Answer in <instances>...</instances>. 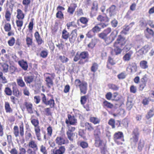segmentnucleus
<instances>
[{
    "label": "nucleus",
    "mask_w": 154,
    "mask_h": 154,
    "mask_svg": "<svg viewBox=\"0 0 154 154\" xmlns=\"http://www.w3.org/2000/svg\"><path fill=\"white\" fill-rule=\"evenodd\" d=\"M112 29L110 27H108L104 29L101 33L98 35V37L104 40L107 44H109L114 40L118 33L117 30L113 31L108 36L107 35L111 32Z\"/></svg>",
    "instance_id": "1"
},
{
    "label": "nucleus",
    "mask_w": 154,
    "mask_h": 154,
    "mask_svg": "<svg viewBox=\"0 0 154 154\" xmlns=\"http://www.w3.org/2000/svg\"><path fill=\"white\" fill-rule=\"evenodd\" d=\"M126 42L127 40L125 37L121 35H118L113 44L114 51L116 55H118L121 53L123 50L122 48L125 45Z\"/></svg>",
    "instance_id": "2"
},
{
    "label": "nucleus",
    "mask_w": 154,
    "mask_h": 154,
    "mask_svg": "<svg viewBox=\"0 0 154 154\" xmlns=\"http://www.w3.org/2000/svg\"><path fill=\"white\" fill-rule=\"evenodd\" d=\"M89 56V54L86 51L82 52L80 54L77 52L73 58V61L76 62L79 60L78 64L83 65L88 62Z\"/></svg>",
    "instance_id": "3"
},
{
    "label": "nucleus",
    "mask_w": 154,
    "mask_h": 154,
    "mask_svg": "<svg viewBox=\"0 0 154 154\" xmlns=\"http://www.w3.org/2000/svg\"><path fill=\"white\" fill-rule=\"evenodd\" d=\"M31 122L34 127V131L37 139L41 140V138L40 127L39 126V121L36 117L34 115H32L30 118Z\"/></svg>",
    "instance_id": "4"
},
{
    "label": "nucleus",
    "mask_w": 154,
    "mask_h": 154,
    "mask_svg": "<svg viewBox=\"0 0 154 154\" xmlns=\"http://www.w3.org/2000/svg\"><path fill=\"white\" fill-rule=\"evenodd\" d=\"M75 85L77 88H79L81 95L86 94L88 90V84L86 82L76 79L75 81Z\"/></svg>",
    "instance_id": "5"
},
{
    "label": "nucleus",
    "mask_w": 154,
    "mask_h": 154,
    "mask_svg": "<svg viewBox=\"0 0 154 154\" xmlns=\"http://www.w3.org/2000/svg\"><path fill=\"white\" fill-rule=\"evenodd\" d=\"M113 139L115 142L118 145H122L125 141L124 136L122 132L117 131L115 132L113 136Z\"/></svg>",
    "instance_id": "6"
},
{
    "label": "nucleus",
    "mask_w": 154,
    "mask_h": 154,
    "mask_svg": "<svg viewBox=\"0 0 154 154\" xmlns=\"http://www.w3.org/2000/svg\"><path fill=\"white\" fill-rule=\"evenodd\" d=\"M41 95L42 96V102L46 106H49L50 108L54 107L55 105V103L53 97L48 100L47 99L45 95L43 93H41Z\"/></svg>",
    "instance_id": "7"
},
{
    "label": "nucleus",
    "mask_w": 154,
    "mask_h": 154,
    "mask_svg": "<svg viewBox=\"0 0 154 154\" xmlns=\"http://www.w3.org/2000/svg\"><path fill=\"white\" fill-rule=\"evenodd\" d=\"M20 130L18 127L17 125L14 126L13 128V133L16 137H17L19 136V134L21 137H23L24 135V126L23 123L19 126Z\"/></svg>",
    "instance_id": "8"
},
{
    "label": "nucleus",
    "mask_w": 154,
    "mask_h": 154,
    "mask_svg": "<svg viewBox=\"0 0 154 154\" xmlns=\"http://www.w3.org/2000/svg\"><path fill=\"white\" fill-rule=\"evenodd\" d=\"M89 96L88 95H85L81 97L80 103L81 104L87 111L90 110V107L88 103L85 104L87 100H88Z\"/></svg>",
    "instance_id": "9"
},
{
    "label": "nucleus",
    "mask_w": 154,
    "mask_h": 154,
    "mask_svg": "<svg viewBox=\"0 0 154 154\" xmlns=\"http://www.w3.org/2000/svg\"><path fill=\"white\" fill-rule=\"evenodd\" d=\"M68 119H66L65 121V123L68 127L70 125H76L77 122V120L73 116H72L70 114L67 115Z\"/></svg>",
    "instance_id": "10"
},
{
    "label": "nucleus",
    "mask_w": 154,
    "mask_h": 154,
    "mask_svg": "<svg viewBox=\"0 0 154 154\" xmlns=\"http://www.w3.org/2000/svg\"><path fill=\"white\" fill-rule=\"evenodd\" d=\"M108 25V24L103 23H100L96 24L91 29L95 34L100 32L101 31V29H103Z\"/></svg>",
    "instance_id": "11"
},
{
    "label": "nucleus",
    "mask_w": 154,
    "mask_h": 154,
    "mask_svg": "<svg viewBox=\"0 0 154 154\" xmlns=\"http://www.w3.org/2000/svg\"><path fill=\"white\" fill-rule=\"evenodd\" d=\"M139 133L138 129L137 128H134L132 132V137L131 140L133 142L136 143L138 140Z\"/></svg>",
    "instance_id": "12"
},
{
    "label": "nucleus",
    "mask_w": 154,
    "mask_h": 154,
    "mask_svg": "<svg viewBox=\"0 0 154 154\" xmlns=\"http://www.w3.org/2000/svg\"><path fill=\"white\" fill-rule=\"evenodd\" d=\"M65 9V8L62 6H58L57 7V12L56 14V17L57 18L60 20L64 19V14L62 11L64 10Z\"/></svg>",
    "instance_id": "13"
},
{
    "label": "nucleus",
    "mask_w": 154,
    "mask_h": 154,
    "mask_svg": "<svg viewBox=\"0 0 154 154\" xmlns=\"http://www.w3.org/2000/svg\"><path fill=\"white\" fill-rule=\"evenodd\" d=\"M55 141L56 143L58 145L62 146V145L67 144L69 143V141L67 139L66 140L62 136L57 137Z\"/></svg>",
    "instance_id": "14"
},
{
    "label": "nucleus",
    "mask_w": 154,
    "mask_h": 154,
    "mask_svg": "<svg viewBox=\"0 0 154 154\" xmlns=\"http://www.w3.org/2000/svg\"><path fill=\"white\" fill-rule=\"evenodd\" d=\"M4 28L5 32H8L7 34L8 36H10L14 35V33L13 31L11 30V25L10 23H6L4 25Z\"/></svg>",
    "instance_id": "15"
},
{
    "label": "nucleus",
    "mask_w": 154,
    "mask_h": 154,
    "mask_svg": "<svg viewBox=\"0 0 154 154\" xmlns=\"http://www.w3.org/2000/svg\"><path fill=\"white\" fill-rule=\"evenodd\" d=\"M23 105L25 107L24 109L26 108L28 113L30 114L33 113V105L32 103L26 101L24 102Z\"/></svg>",
    "instance_id": "16"
},
{
    "label": "nucleus",
    "mask_w": 154,
    "mask_h": 154,
    "mask_svg": "<svg viewBox=\"0 0 154 154\" xmlns=\"http://www.w3.org/2000/svg\"><path fill=\"white\" fill-rule=\"evenodd\" d=\"M77 36V30L75 29L72 31L68 38L69 41L71 43H74L75 41Z\"/></svg>",
    "instance_id": "17"
},
{
    "label": "nucleus",
    "mask_w": 154,
    "mask_h": 154,
    "mask_svg": "<svg viewBox=\"0 0 154 154\" xmlns=\"http://www.w3.org/2000/svg\"><path fill=\"white\" fill-rule=\"evenodd\" d=\"M94 145L97 147H100L106 144L100 137L94 138Z\"/></svg>",
    "instance_id": "18"
},
{
    "label": "nucleus",
    "mask_w": 154,
    "mask_h": 154,
    "mask_svg": "<svg viewBox=\"0 0 154 154\" xmlns=\"http://www.w3.org/2000/svg\"><path fill=\"white\" fill-rule=\"evenodd\" d=\"M28 146L29 148H31L35 151H37L38 150V147L37 143L34 140H31L29 142Z\"/></svg>",
    "instance_id": "19"
},
{
    "label": "nucleus",
    "mask_w": 154,
    "mask_h": 154,
    "mask_svg": "<svg viewBox=\"0 0 154 154\" xmlns=\"http://www.w3.org/2000/svg\"><path fill=\"white\" fill-rule=\"evenodd\" d=\"M55 77H50V76L46 77L45 79L46 82V85L48 88H50L53 85V80L54 79Z\"/></svg>",
    "instance_id": "20"
},
{
    "label": "nucleus",
    "mask_w": 154,
    "mask_h": 154,
    "mask_svg": "<svg viewBox=\"0 0 154 154\" xmlns=\"http://www.w3.org/2000/svg\"><path fill=\"white\" fill-rule=\"evenodd\" d=\"M89 20V19L86 17H82L78 20L77 22H78L79 21L83 25L82 26V27L85 28L88 26Z\"/></svg>",
    "instance_id": "21"
},
{
    "label": "nucleus",
    "mask_w": 154,
    "mask_h": 154,
    "mask_svg": "<svg viewBox=\"0 0 154 154\" xmlns=\"http://www.w3.org/2000/svg\"><path fill=\"white\" fill-rule=\"evenodd\" d=\"M66 149L64 146H61L58 149H54L53 154H63L65 151Z\"/></svg>",
    "instance_id": "22"
},
{
    "label": "nucleus",
    "mask_w": 154,
    "mask_h": 154,
    "mask_svg": "<svg viewBox=\"0 0 154 154\" xmlns=\"http://www.w3.org/2000/svg\"><path fill=\"white\" fill-rule=\"evenodd\" d=\"M34 76L33 75H26L24 77V81L27 84L32 83L34 81Z\"/></svg>",
    "instance_id": "23"
},
{
    "label": "nucleus",
    "mask_w": 154,
    "mask_h": 154,
    "mask_svg": "<svg viewBox=\"0 0 154 154\" xmlns=\"http://www.w3.org/2000/svg\"><path fill=\"white\" fill-rule=\"evenodd\" d=\"M34 36L38 45H41L43 43L44 41L41 37L38 32L36 31L35 33Z\"/></svg>",
    "instance_id": "24"
},
{
    "label": "nucleus",
    "mask_w": 154,
    "mask_h": 154,
    "mask_svg": "<svg viewBox=\"0 0 154 154\" xmlns=\"http://www.w3.org/2000/svg\"><path fill=\"white\" fill-rule=\"evenodd\" d=\"M77 7V5L76 4L74 3L71 4L68 8L67 12L70 14H73Z\"/></svg>",
    "instance_id": "25"
},
{
    "label": "nucleus",
    "mask_w": 154,
    "mask_h": 154,
    "mask_svg": "<svg viewBox=\"0 0 154 154\" xmlns=\"http://www.w3.org/2000/svg\"><path fill=\"white\" fill-rule=\"evenodd\" d=\"M18 63L22 69L25 71L27 70L28 66L27 63L22 60L18 61Z\"/></svg>",
    "instance_id": "26"
},
{
    "label": "nucleus",
    "mask_w": 154,
    "mask_h": 154,
    "mask_svg": "<svg viewBox=\"0 0 154 154\" xmlns=\"http://www.w3.org/2000/svg\"><path fill=\"white\" fill-rule=\"evenodd\" d=\"M12 92L13 95L15 96L18 97L21 94L19 90L17 87V85L15 83L14 85H13L12 88Z\"/></svg>",
    "instance_id": "27"
},
{
    "label": "nucleus",
    "mask_w": 154,
    "mask_h": 154,
    "mask_svg": "<svg viewBox=\"0 0 154 154\" xmlns=\"http://www.w3.org/2000/svg\"><path fill=\"white\" fill-rule=\"evenodd\" d=\"M97 20L101 23L103 22L105 23L109 21V19L107 16H103L102 15H99L97 18Z\"/></svg>",
    "instance_id": "28"
},
{
    "label": "nucleus",
    "mask_w": 154,
    "mask_h": 154,
    "mask_svg": "<svg viewBox=\"0 0 154 154\" xmlns=\"http://www.w3.org/2000/svg\"><path fill=\"white\" fill-rule=\"evenodd\" d=\"M127 69H129L130 70V72L131 73H134L137 71V66L135 63H132L129 64Z\"/></svg>",
    "instance_id": "29"
},
{
    "label": "nucleus",
    "mask_w": 154,
    "mask_h": 154,
    "mask_svg": "<svg viewBox=\"0 0 154 154\" xmlns=\"http://www.w3.org/2000/svg\"><path fill=\"white\" fill-rule=\"evenodd\" d=\"M116 63L115 61L111 57L109 56L108 57V59L107 63L106 66L109 69H112V67L110 66V65L112 66L114 65Z\"/></svg>",
    "instance_id": "30"
},
{
    "label": "nucleus",
    "mask_w": 154,
    "mask_h": 154,
    "mask_svg": "<svg viewBox=\"0 0 154 154\" xmlns=\"http://www.w3.org/2000/svg\"><path fill=\"white\" fill-rule=\"evenodd\" d=\"M17 18L18 19L23 20L25 17V14L23 11L20 9H18L17 10Z\"/></svg>",
    "instance_id": "31"
},
{
    "label": "nucleus",
    "mask_w": 154,
    "mask_h": 154,
    "mask_svg": "<svg viewBox=\"0 0 154 154\" xmlns=\"http://www.w3.org/2000/svg\"><path fill=\"white\" fill-rule=\"evenodd\" d=\"M85 130L89 132L92 131L94 130V127L92 124L88 122H86L85 123Z\"/></svg>",
    "instance_id": "32"
},
{
    "label": "nucleus",
    "mask_w": 154,
    "mask_h": 154,
    "mask_svg": "<svg viewBox=\"0 0 154 154\" xmlns=\"http://www.w3.org/2000/svg\"><path fill=\"white\" fill-rule=\"evenodd\" d=\"M61 37L65 41L67 40L68 38L69 37L70 34L66 29H64L63 30L62 32Z\"/></svg>",
    "instance_id": "33"
},
{
    "label": "nucleus",
    "mask_w": 154,
    "mask_h": 154,
    "mask_svg": "<svg viewBox=\"0 0 154 154\" xmlns=\"http://www.w3.org/2000/svg\"><path fill=\"white\" fill-rule=\"evenodd\" d=\"M102 106L104 108L112 109L113 107V105L111 103L104 100L102 103Z\"/></svg>",
    "instance_id": "34"
},
{
    "label": "nucleus",
    "mask_w": 154,
    "mask_h": 154,
    "mask_svg": "<svg viewBox=\"0 0 154 154\" xmlns=\"http://www.w3.org/2000/svg\"><path fill=\"white\" fill-rule=\"evenodd\" d=\"M18 85L21 88H23L26 86L25 82L21 77H20L16 80Z\"/></svg>",
    "instance_id": "35"
},
{
    "label": "nucleus",
    "mask_w": 154,
    "mask_h": 154,
    "mask_svg": "<svg viewBox=\"0 0 154 154\" xmlns=\"http://www.w3.org/2000/svg\"><path fill=\"white\" fill-rule=\"evenodd\" d=\"M116 6L115 5H112L108 9H107L106 11L109 12L110 17L112 16L114 14L116 10Z\"/></svg>",
    "instance_id": "36"
},
{
    "label": "nucleus",
    "mask_w": 154,
    "mask_h": 154,
    "mask_svg": "<svg viewBox=\"0 0 154 154\" xmlns=\"http://www.w3.org/2000/svg\"><path fill=\"white\" fill-rule=\"evenodd\" d=\"M8 65L5 63H0V69L5 72H7L8 70Z\"/></svg>",
    "instance_id": "37"
},
{
    "label": "nucleus",
    "mask_w": 154,
    "mask_h": 154,
    "mask_svg": "<svg viewBox=\"0 0 154 154\" xmlns=\"http://www.w3.org/2000/svg\"><path fill=\"white\" fill-rule=\"evenodd\" d=\"M89 121L94 125L99 124L100 122V119L97 117H91L89 118Z\"/></svg>",
    "instance_id": "38"
},
{
    "label": "nucleus",
    "mask_w": 154,
    "mask_h": 154,
    "mask_svg": "<svg viewBox=\"0 0 154 154\" xmlns=\"http://www.w3.org/2000/svg\"><path fill=\"white\" fill-rule=\"evenodd\" d=\"M98 126H97V128L94 131V138L100 137L101 132L100 128H98Z\"/></svg>",
    "instance_id": "39"
},
{
    "label": "nucleus",
    "mask_w": 154,
    "mask_h": 154,
    "mask_svg": "<svg viewBox=\"0 0 154 154\" xmlns=\"http://www.w3.org/2000/svg\"><path fill=\"white\" fill-rule=\"evenodd\" d=\"M132 54V52L130 51L125 54L123 57V59L125 61H128L130 59L131 55Z\"/></svg>",
    "instance_id": "40"
},
{
    "label": "nucleus",
    "mask_w": 154,
    "mask_h": 154,
    "mask_svg": "<svg viewBox=\"0 0 154 154\" xmlns=\"http://www.w3.org/2000/svg\"><path fill=\"white\" fill-rule=\"evenodd\" d=\"M16 25L18 28V30L19 31H20L21 29V27L23 25V20H21L18 19L16 20Z\"/></svg>",
    "instance_id": "41"
},
{
    "label": "nucleus",
    "mask_w": 154,
    "mask_h": 154,
    "mask_svg": "<svg viewBox=\"0 0 154 154\" xmlns=\"http://www.w3.org/2000/svg\"><path fill=\"white\" fill-rule=\"evenodd\" d=\"M11 13L8 9H6L5 13V17L6 20L8 21H10L11 18Z\"/></svg>",
    "instance_id": "42"
},
{
    "label": "nucleus",
    "mask_w": 154,
    "mask_h": 154,
    "mask_svg": "<svg viewBox=\"0 0 154 154\" xmlns=\"http://www.w3.org/2000/svg\"><path fill=\"white\" fill-rule=\"evenodd\" d=\"M26 44L28 47H29L30 46L32 45L33 44L32 38L28 37V35L26 37Z\"/></svg>",
    "instance_id": "43"
},
{
    "label": "nucleus",
    "mask_w": 154,
    "mask_h": 154,
    "mask_svg": "<svg viewBox=\"0 0 154 154\" xmlns=\"http://www.w3.org/2000/svg\"><path fill=\"white\" fill-rule=\"evenodd\" d=\"M66 134L69 140L71 142H73L74 137L75 136V133L66 132Z\"/></svg>",
    "instance_id": "44"
},
{
    "label": "nucleus",
    "mask_w": 154,
    "mask_h": 154,
    "mask_svg": "<svg viewBox=\"0 0 154 154\" xmlns=\"http://www.w3.org/2000/svg\"><path fill=\"white\" fill-rule=\"evenodd\" d=\"M108 86L109 89L113 91H117L119 89L118 86L113 84H109L108 85Z\"/></svg>",
    "instance_id": "45"
},
{
    "label": "nucleus",
    "mask_w": 154,
    "mask_h": 154,
    "mask_svg": "<svg viewBox=\"0 0 154 154\" xmlns=\"http://www.w3.org/2000/svg\"><path fill=\"white\" fill-rule=\"evenodd\" d=\"M100 153L101 154H106L107 152L106 143L100 147Z\"/></svg>",
    "instance_id": "46"
},
{
    "label": "nucleus",
    "mask_w": 154,
    "mask_h": 154,
    "mask_svg": "<svg viewBox=\"0 0 154 154\" xmlns=\"http://www.w3.org/2000/svg\"><path fill=\"white\" fill-rule=\"evenodd\" d=\"M5 107L6 112H11L12 111V110L10 107V104L8 102H5Z\"/></svg>",
    "instance_id": "47"
},
{
    "label": "nucleus",
    "mask_w": 154,
    "mask_h": 154,
    "mask_svg": "<svg viewBox=\"0 0 154 154\" xmlns=\"http://www.w3.org/2000/svg\"><path fill=\"white\" fill-rule=\"evenodd\" d=\"M95 35V34L94 32L93 31L91 30L89 31L86 34V37L89 38H91L93 37Z\"/></svg>",
    "instance_id": "48"
},
{
    "label": "nucleus",
    "mask_w": 154,
    "mask_h": 154,
    "mask_svg": "<svg viewBox=\"0 0 154 154\" xmlns=\"http://www.w3.org/2000/svg\"><path fill=\"white\" fill-rule=\"evenodd\" d=\"M15 42V39L13 37H11L8 41V43L10 46H13L14 45Z\"/></svg>",
    "instance_id": "49"
},
{
    "label": "nucleus",
    "mask_w": 154,
    "mask_h": 154,
    "mask_svg": "<svg viewBox=\"0 0 154 154\" xmlns=\"http://www.w3.org/2000/svg\"><path fill=\"white\" fill-rule=\"evenodd\" d=\"M79 145L83 149L87 148L88 146V142L84 141L80 142Z\"/></svg>",
    "instance_id": "50"
},
{
    "label": "nucleus",
    "mask_w": 154,
    "mask_h": 154,
    "mask_svg": "<svg viewBox=\"0 0 154 154\" xmlns=\"http://www.w3.org/2000/svg\"><path fill=\"white\" fill-rule=\"evenodd\" d=\"M98 64L96 63H94L91 68V71L93 72H95L98 69Z\"/></svg>",
    "instance_id": "51"
},
{
    "label": "nucleus",
    "mask_w": 154,
    "mask_h": 154,
    "mask_svg": "<svg viewBox=\"0 0 154 154\" xmlns=\"http://www.w3.org/2000/svg\"><path fill=\"white\" fill-rule=\"evenodd\" d=\"M115 121L114 119L111 118L108 122V124L110 125L112 128L114 129L115 128Z\"/></svg>",
    "instance_id": "52"
},
{
    "label": "nucleus",
    "mask_w": 154,
    "mask_h": 154,
    "mask_svg": "<svg viewBox=\"0 0 154 154\" xmlns=\"http://www.w3.org/2000/svg\"><path fill=\"white\" fill-rule=\"evenodd\" d=\"M59 59L60 60L61 62L63 63H66L69 60L68 58L64 56H59Z\"/></svg>",
    "instance_id": "53"
},
{
    "label": "nucleus",
    "mask_w": 154,
    "mask_h": 154,
    "mask_svg": "<svg viewBox=\"0 0 154 154\" xmlns=\"http://www.w3.org/2000/svg\"><path fill=\"white\" fill-rule=\"evenodd\" d=\"M47 135L49 137H51L53 132V129L52 127L50 125L47 128Z\"/></svg>",
    "instance_id": "54"
},
{
    "label": "nucleus",
    "mask_w": 154,
    "mask_h": 154,
    "mask_svg": "<svg viewBox=\"0 0 154 154\" xmlns=\"http://www.w3.org/2000/svg\"><path fill=\"white\" fill-rule=\"evenodd\" d=\"M79 135L83 139H86L85 133L83 129H80L78 132Z\"/></svg>",
    "instance_id": "55"
},
{
    "label": "nucleus",
    "mask_w": 154,
    "mask_h": 154,
    "mask_svg": "<svg viewBox=\"0 0 154 154\" xmlns=\"http://www.w3.org/2000/svg\"><path fill=\"white\" fill-rule=\"evenodd\" d=\"M154 115V111L153 109H150L149 112H148L146 117L148 119L152 117Z\"/></svg>",
    "instance_id": "56"
},
{
    "label": "nucleus",
    "mask_w": 154,
    "mask_h": 154,
    "mask_svg": "<svg viewBox=\"0 0 154 154\" xmlns=\"http://www.w3.org/2000/svg\"><path fill=\"white\" fill-rule=\"evenodd\" d=\"M9 71L11 74H14L17 71V68L13 66H10L9 68Z\"/></svg>",
    "instance_id": "57"
},
{
    "label": "nucleus",
    "mask_w": 154,
    "mask_h": 154,
    "mask_svg": "<svg viewBox=\"0 0 154 154\" xmlns=\"http://www.w3.org/2000/svg\"><path fill=\"white\" fill-rule=\"evenodd\" d=\"M23 94L25 96H29L30 95V93L29 91V89L26 86L23 87Z\"/></svg>",
    "instance_id": "58"
},
{
    "label": "nucleus",
    "mask_w": 154,
    "mask_h": 154,
    "mask_svg": "<svg viewBox=\"0 0 154 154\" xmlns=\"http://www.w3.org/2000/svg\"><path fill=\"white\" fill-rule=\"evenodd\" d=\"M40 151L43 154H48L46 147L43 145L40 146Z\"/></svg>",
    "instance_id": "59"
},
{
    "label": "nucleus",
    "mask_w": 154,
    "mask_h": 154,
    "mask_svg": "<svg viewBox=\"0 0 154 154\" xmlns=\"http://www.w3.org/2000/svg\"><path fill=\"white\" fill-rule=\"evenodd\" d=\"M34 26V23L33 20H32L29 23L28 26V28L29 30V31L30 33H32V30Z\"/></svg>",
    "instance_id": "60"
},
{
    "label": "nucleus",
    "mask_w": 154,
    "mask_h": 154,
    "mask_svg": "<svg viewBox=\"0 0 154 154\" xmlns=\"http://www.w3.org/2000/svg\"><path fill=\"white\" fill-rule=\"evenodd\" d=\"M5 94L7 95L11 96L12 94V91L10 88L8 87H6L4 90Z\"/></svg>",
    "instance_id": "61"
},
{
    "label": "nucleus",
    "mask_w": 154,
    "mask_h": 154,
    "mask_svg": "<svg viewBox=\"0 0 154 154\" xmlns=\"http://www.w3.org/2000/svg\"><path fill=\"white\" fill-rule=\"evenodd\" d=\"M0 80L4 84L7 82L5 77L3 75V73L1 71H0Z\"/></svg>",
    "instance_id": "62"
},
{
    "label": "nucleus",
    "mask_w": 154,
    "mask_h": 154,
    "mask_svg": "<svg viewBox=\"0 0 154 154\" xmlns=\"http://www.w3.org/2000/svg\"><path fill=\"white\" fill-rule=\"evenodd\" d=\"M50 107L47 108L45 109L44 112L45 113V115L47 116H51L52 113L51 112V109Z\"/></svg>",
    "instance_id": "63"
},
{
    "label": "nucleus",
    "mask_w": 154,
    "mask_h": 154,
    "mask_svg": "<svg viewBox=\"0 0 154 154\" xmlns=\"http://www.w3.org/2000/svg\"><path fill=\"white\" fill-rule=\"evenodd\" d=\"M125 28L123 29L122 30L121 32V33L124 34L126 35L127 34V32L129 30V27L128 25H125Z\"/></svg>",
    "instance_id": "64"
}]
</instances>
